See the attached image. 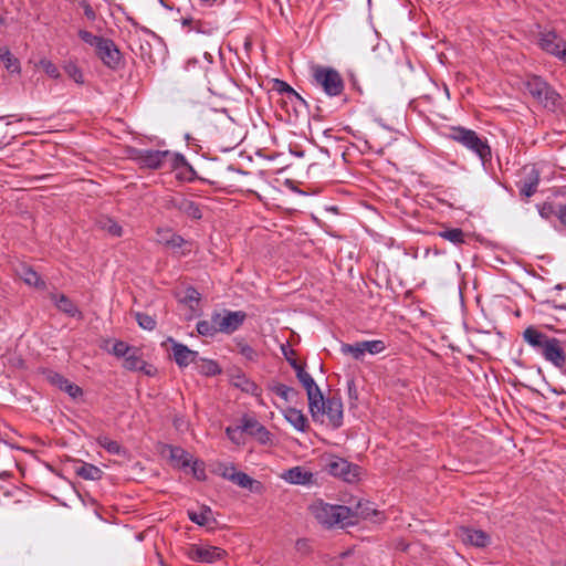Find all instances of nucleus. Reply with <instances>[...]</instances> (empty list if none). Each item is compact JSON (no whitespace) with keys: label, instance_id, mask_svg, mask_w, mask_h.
<instances>
[{"label":"nucleus","instance_id":"nucleus-36","mask_svg":"<svg viewBox=\"0 0 566 566\" xmlns=\"http://www.w3.org/2000/svg\"><path fill=\"white\" fill-rule=\"evenodd\" d=\"M229 481L244 489H251L253 483L255 482L247 473L241 471H238L235 475H229Z\"/></svg>","mask_w":566,"mask_h":566},{"label":"nucleus","instance_id":"nucleus-41","mask_svg":"<svg viewBox=\"0 0 566 566\" xmlns=\"http://www.w3.org/2000/svg\"><path fill=\"white\" fill-rule=\"evenodd\" d=\"M39 65L42 67V70L52 78H60L61 73L57 69V66L48 59H42L39 62Z\"/></svg>","mask_w":566,"mask_h":566},{"label":"nucleus","instance_id":"nucleus-53","mask_svg":"<svg viewBox=\"0 0 566 566\" xmlns=\"http://www.w3.org/2000/svg\"><path fill=\"white\" fill-rule=\"evenodd\" d=\"M283 355L285 356L286 360L291 365V361H297L293 356L295 355V352L286 346H282Z\"/></svg>","mask_w":566,"mask_h":566},{"label":"nucleus","instance_id":"nucleus-33","mask_svg":"<svg viewBox=\"0 0 566 566\" xmlns=\"http://www.w3.org/2000/svg\"><path fill=\"white\" fill-rule=\"evenodd\" d=\"M20 276L28 285L35 286L38 289H45V282L31 268H23Z\"/></svg>","mask_w":566,"mask_h":566},{"label":"nucleus","instance_id":"nucleus-39","mask_svg":"<svg viewBox=\"0 0 566 566\" xmlns=\"http://www.w3.org/2000/svg\"><path fill=\"white\" fill-rule=\"evenodd\" d=\"M134 346H129L127 343L123 340H115L113 347L108 350L111 354L118 358H124Z\"/></svg>","mask_w":566,"mask_h":566},{"label":"nucleus","instance_id":"nucleus-48","mask_svg":"<svg viewBox=\"0 0 566 566\" xmlns=\"http://www.w3.org/2000/svg\"><path fill=\"white\" fill-rule=\"evenodd\" d=\"M280 85V91L285 92L290 98L295 97L300 101H302L301 96L285 82L277 81Z\"/></svg>","mask_w":566,"mask_h":566},{"label":"nucleus","instance_id":"nucleus-52","mask_svg":"<svg viewBox=\"0 0 566 566\" xmlns=\"http://www.w3.org/2000/svg\"><path fill=\"white\" fill-rule=\"evenodd\" d=\"M557 219L566 227V205H559L557 207Z\"/></svg>","mask_w":566,"mask_h":566},{"label":"nucleus","instance_id":"nucleus-59","mask_svg":"<svg viewBox=\"0 0 566 566\" xmlns=\"http://www.w3.org/2000/svg\"><path fill=\"white\" fill-rule=\"evenodd\" d=\"M188 252H190V250H187V251H186V250H182V251H181V254H186V253H188Z\"/></svg>","mask_w":566,"mask_h":566},{"label":"nucleus","instance_id":"nucleus-30","mask_svg":"<svg viewBox=\"0 0 566 566\" xmlns=\"http://www.w3.org/2000/svg\"><path fill=\"white\" fill-rule=\"evenodd\" d=\"M0 60L3 62L4 67L11 73H20V62L7 48H0Z\"/></svg>","mask_w":566,"mask_h":566},{"label":"nucleus","instance_id":"nucleus-32","mask_svg":"<svg viewBox=\"0 0 566 566\" xmlns=\"http://www.w3.org/2000/svg\"><path fill=\"white\" fill-rule=\"evenodd\" d=\"M96 441L99 447L105 449L111 454H116V455L125 454L124 448L117 441L112 440L107 436H99V437H97Z\"/></svg>","mask_w":566,"mask_h":566},{"label":"nucleus","instance_id":"nucleus-13","mask_svg":"<svg viewBox=\"0 0 566 566\" xmlns=\"http://www.w3.org/2000/svg\"><path fill=\"white\" fill-rule=\"evenodd\" d=\"M539 46L547 53L566 63V41L555 32H544L539 38Z\"/></svg>","mask_w":566,"mask_h":566},{"label":"nucleus","instance_id":"nucleus-25","mask_svg":"<svg viewBox=\"0 0 566 566\" xmlns=\"http://www.w3.org/2000/svg\"><path fill=\"white\" fill-rule=\"evenodd\" d=\"M232 385L253 396H259L260 394L259 386L254 381L250 380L244 374L232 376Z\"/></svg>","mask_w":566,"mask_h":566},{"label":"nucleus","instance_id":"nucleus-43","mask_svg":"<svg viewBox=\"0 0 566 566\" xmlns=\"http://www.w3.org/2000/svg\"><path fill=\"white\" fill-rule=\"evenodd\" d=\"M538 213L543 219L549 220L554 216L557 217V208L551 202H545L538 207Z\"/></svg>","mask_w":566,"mask_h":566},{"label":"nucleus","instance_id":"nucleus-8","mask_svg":"<svg viewBox=\"0 0 566 566\" xmlns=\"http://www.w3.org/2000/svg\"><path fill=\"white\" fill-rule=\"evenodd\" d=\"M386 345L380 339L361 340L354 344L344 343L340 346V352L344 355H350L356 360H363L365 354L376 355L384 352Z\"/></svg>","mask_w":566,"mask_h":566},{"label":"nucleus","instance_id":"nucleus-23","mask_svg":"<svg viewBox=\"0 0 566 566\" xmlns=\"http://www.w3.org/2000/svg\"><path fill=\"white\" fill-rule=\"evenodd\" d=\"M283 478L293 484H307L312 481L313 474L301 467L287 470Z\"/></svg>","mask_w":566,"mask_h":566},{"label":"nucleus","instance_id":"nucleus-58","mask_svg":"<svg viewBox=\"0 0 566 566\" xmlns=\"http://www.w3.org/2000/svg\"><path fill=\"white\" fill-rule=\"evenodd\" d=\"M555 308H559V310H565L566 306L562 305V306H557V305H553Z\"/></svg>","mask_w":566,"mask_h":566},{"label":"nucleus","instance_id":"nucleus-45","mask_svg":"<svg viewBox=\"0 0 566 566\" xmlns=\"http://www.w3.org/2000/svg\"><path fill=\"white\" fill-rule=\"evenodd\" d=\"M181 24L184 28H188L189 31L193 30L196 32H203V23L199 20H195L193 18H184L181 20Z\"/></svg>","mask_w":566,"mask_h":566},{"label":"nucleus","instance_id":"nucleus-20","mask_svg":"<svg viewBox=\"0 0 566 566\" xmlns=\"http://www.w3.org/2000/svg\"><path fill=\"white\" fill-rule=\"evenodd\" d=\"M282 412L286 421L297 431L305 432L308 429V420L302 410L289 407Z\"/></svg>","mask_w":566,"mask_h":566},{"label":"nucleus","instance_id":"nucleus-28","mask_svg":"<svg viewBox=\"0 0 566 566\" xmlns=\"http://www.w3.org/2000/svg\"><path fill=\"white\" fill-rule=\"evenodd\" d=\"M195 365L196 369L205 376H216L221 374V368L214 360L201 358L199 356L198 363Z\"/></svg>","mask_w":566,"mask_h":566},{"label":"nucleus","instance_id":"nucleus-56","mask_svg":"<svg viewBox=\"0 0 566 566\" xmlns=\"http://www.w3.org/2000/svg\"><path fill=\"white\" fill-rule=\"evenodd\" d=\"M201 1L207 3V4H209V6H211V4H213L216 2V0H201Z\"/></svg>","mask_w":566,"mask_h":566},{"label":"nucleus","instance_id":"nucleus-40","mask_svg":"<svg viewBox=\"0 0 566 566\" xmlns=\"http://www.w3.org/2000/svg\"><path fill=\"white\" fill-rule=\"evenodd\" d=\"M138 325L147 331H153L156 327V321L148 314L137 312L135 314Z\"/></svg>","mask_w":566,"mask_h":566},{"label":"nucleus","instance_id":"nucleus-35","mask_svg":"<svg viewBox=\"0 0 566 566\" xmlns=\"http://www.w3.org/2000/svg\"><path fill=\"white\" fill-rule=\"evenodd\" d=\"M99 227L102 230L113 237H120L123 234L122 227L111 218H103L99 220Z\"/></svg>","mask_w":566,"mask_h":566},{"label":"nucleus","instance_id":"nucleus-29","mask_svg":"<svg viewBox=\"0 0 566 566\" xmlns=\"http://www.w3.org/2000/svg\"><path fill=\"white\" fill-rule=\"evenodd\" d=\"M270 390L287 402L293 401L298 396L296 389L280 382L272 384Z\"/></svg>","mask_w":566,"mask_h":566},{"label":"nucleus","instance_id":"nucleus-3","mask_svg":"<svg viewBox=\"0 0 566 566\" xmlns=\"http://www.w3.org/2000/svg\"><path fill=\"white\" fill-rule=\"evenodd\" d=\"M310 511L318 523L327 527H344L353 523L352 510L344 505H333L318 500L311 504Z\"/></svg>","mask_w":566,"mask_h":566},{"label":"nucleus","instance_id":"nucleus-11","mask_svg":"<svg viewBox=\"0 0 566 566\" xmlns=\"http://www.w3.org/2000/svg\"><path fill=\"white\" fill-rule=\"evenodd\" d=\"M245 317L247 314L242 311H224L223 314H213V322L217 324L219 332L231 334L243 324Z\"/></svg>","mask_w":566,"mask_h":566},{"label":"nucleus","instance_id":"nucleus-51","mask_svg":"<svg viewBox=\"0 0 566 566\" xmlns=\"http://www.w3.org/2000/svg\"><path fill=\"white\" fill-rule=\"evenodd\" d=\"M137 371H143L145 375L147 376H154L156 375L157 373V369L150 365V364H147L145 360H144V367L137 369Z\"/></svg>","mask_w":566,"mask_h":566},{"label":"nucleus","instance_id":"nucleus-38","mask_svg":"<svg viewBox=\"0 0 566 566\" xmlns=\"http://www.w3.org/2000/svg\"><path fill=\"white\" fill-rule=\"evenodd\" d=\"M197 331L199 334L205 336H212L214 333L219 332L217 329V324L213 322V315L211 316V321H200L197 324Z\"/></svg>","mask_w":566,"mask_h":566},{"label":"nucleus","instance_id":"nucleus-47","mask_svg":"<svg viewBox=\"0 0 566 566\" xmlns=\"http://www.w3.org/2000/svg\"><path fill=\"white\" fill-rule=\"evenodd\" d=\"M175 232L170 229H158L157 230V242L167 247L169 240L172 238Z\"/></svg>","mask_w":566,"mask_h":566},{"label":"nucleus","instance_id":"nucleus-5","mask_svg":"<svg viewBox=\"0 0 566 566\" xmlns=\"http://www.w3.org/2000/svg\"><path fill=\"white\" fill-rule=\"evenodd\" d=\"M311 71L314 85L327 96L335 97L343 93L345 84L338 71L323 65H314Z\"/></svg>","mask_w":566,"mask_h":566},{"label":"nucleus","instance_id":"nucleus-17","mask_svg":"<svg viewBox=\"0 0 566 566\" xmlns=\"http://www.w3.org/2000/svg\"><path fill=\"white\" fill-rule=\"evenodd\" d=\"M168 156H171L169 150H138L136 159L143 167L159 169L165 165Z\"/></svg>","mask_w":566,"mask_h":566},{"label":"nucleus","instance_id":"nucleus-27","mask_svg":"<svg viewBox=\"0 0 566 566\" xmlns=\"http://www.w3.org/2000/svg\"><path fill=\"white\" fill-rule=\"evenodd\" d=\"M438 235L455 245L465 243V234L460 228H446L439 231Z\"/></svg>","mask_w":566,"mask_h":566},{"label":"nucleus","instance_id":"nucleus-42","mask_svg":"<svg viewBox=\"0 0 566 566\" xmlns=\"http://www.w3.org/2000/svg\"><path fill=\"white\" fill-rule=\"evenodd\" d=\"M78 36L83 42L90 44L91 46H94L95 49L98 46L99 42L104 39L103 36L94 35L93 33H91L86 30H80Z\"/></svg>","mask_w":566,"mask_h":566},{"label":"nucleus","instance_id":"nucleus-7","mask_svg":"<svg viewBox=\"0 0 566 566\" xmlns=\"http://www.w3.org/2000/svg\"><path fill=\"white\" fill-rule=\"evenodd\" d=\"M325 469L329 474L348 483L357 481L360 474V468L357 464H353L346 459L336 455H331L326 459Z\"/></svg>","mask_w":566,"mask_h":566},{"label":"nucleus","instance_id":"nucleus-31","mask_svg":"<svg viewBox=\"0 0 566 566\" xmlns=\"http://www.w3.org/2000/svg\"><path fill=\"white\" fill-rule=\"evenodd\" d=\"M63 70L66 75L72 78L76 84L84 85L85 78L81 67L72 60L63 64Z\"/></svg>","mask_w":566,"mask_h":566},{"label":"nucleus","instance_id":"nucleus-55","mask_svg":"<svg viewBox=\"0 0 566 566\" xmlns=\"http://www.w3.org/2000/svg\"><path fill=\"white\" fill-rule=\"evenodd\" d=\"M84 13L90 20H94L96 17L95 11L92 9L91 6L85 7Z\"/></svg>","mask_w":566,"mask_h":566},{"label":"nucleus","instance_id":"nucleus-37","mask_svg":"<svg viewBox=\"0 0 566 566\" xmlns=\"http://www.w3.org/2000/svg\"><path fill=\"white\" fill-rule=\"evenodd\" d=\"M170 455L172 460H176L182 467H188L190 464V454L181 448H171Z\"/></svg>","mask_w":566,"mask_h":566},{"label":"nucleus","instance_id":"nucleus-12","mask_svg":"<svg viewBox=\"0 0 566 566\" xmlns=\"http://www.w3.org/2000/svg\"><path fill=\"white\" fill-rule=\"evenodd\" d=\"M166 208L168 210H176L192 219H201L202 217L198 205L180 193L168 197L166 199Z\"/></svg>","mask_w":566,"mask_h":566},{"label":"nucleus","instance_id":"nucleus-18","mask_svg":"<svg viewBox=\"0 0 566 566\" xmlns=\"http://www.w3.org/2000/svg\"><path fill=\"white\" fill-rule=\"evenodd\" d=\"M169 340L172 343L171 346V354L174 357V360L180 368H185L189 366L190 364H197L199 358V353L189 349L186 345L177 343L169 338Z\"/></svg>","mask_w":566,"mask_h":566},{"label":"nucleus","instance_id":"nucleus-34","mask_svg":"<svg viewBox=\"0 0 566 566\" xmlns=\"http://www.w3.org/2000/svg\"><path fill=\"white\" fill-rule=\"evenodd\" d=\"M52 381L59 384L60 388L73 398L82 395V389L77 385L70 382L60 375H54Z\"/></svg>","mask_w":566,"mask_h":566},{"label":"nucleus","instance_id":"nucleus-46","mask_svg":"<svg viewBox=\"0 0 566 566\" xmlns=\"http://www.w3.org/2000/svg\"><path fill=\"white\" fill-rule=\"evenodd\" d=\"M167 161H171V166L174 168H181V167H189V164L187 163L186 158L180 154H174L171 153V156H168Z\"/></svg>","mask_w":566,"mask_h":566},{"label":"nucleus","instance_id":"nucleus-15","mask_svg":"<svg viewBox=\"0 0 566 566\" xmlns=\"http://www.w3.org/2000/svg\"><path fill=\"white\" fill-rule=\"evenodd\" d=\"M226 552L217 546L192 545L188 551V556L195 562L214 563L223 557Z\"/></svg>","mask_w":566,"mask_h":566},{"label":"nucleus","instance_id":"nucleus-14","mask_svg":"<svg viewBox=\"0 0 566 566\" xmlns=\"http://www.w3.org/2000/svg\"><path fill=\"white\" fill-rule=\"evenodd\" d=\"M524 176L517 181V188L520 196L524 198H531L537 191V187L541 181V175L538 169L534 166H525L523 168Z\"/></svg>","mask_w":566,"mask_h":566},{"label":"nucleus","instance_id":"nucleus-22","mask_svg":"<svg viewBox=\"0 0 566 566\" xmlns=\"http://www.w3.org/2000/svg\"><path fill=\"white\" fill-rule=\"evenodd\" d=\"M75 473L84 480L97 481L101 480L104 472L96 465L78 462V464L74 468Z\"/></svg>","mask_w":566,"mask_h":566},{"label":"nucleus","instance_id":"nucleus-10","mask_svg":"<svg viewBox=\"0 0 566 566\" xmlns=\"http://www.w3.org/2000/svg\"><path fill=\"white\" fill-rule=\"evenodd\" d=\"M95 51L105 66L112 70L119 67L122 62V53L113 40L104 38Z\"/></svg>","mask_w":566,"mask_h":566},{"label":"nucleus","instance_id":"nucleus-9","mask_svg":"<svg viewBox=\"0 0 566 566\" xmlns=\"http://www.w3.org/2000/svg\"><path fill=\"white\" fill-rule=\"evenodd\" d=\"M291 367L295 370L298 381L306 390L310 411H314L313 407L317 408L315 399L321 398L322 395L319 387L317 386L313 377L308 373H306L302 365H300L297 361H291Z\"/></svg>","mask_w":566,"mask_h":566},{"label":"nucleus","instance_id":"nucleus-54","mask_svg":"<svg viewBox=\"0 0 566 566\" xmlns=\"http://www.w3.org/2000/svg\"><path fill=\"white\" fill-rule=\"evenodd\" d=\"M241 431L240 430V426L237 427V428H231V427H228L226 432H227V436L229 437V439L234 442V443H239V441L237 440V437L235 434Z\"/></svg>","mask_w":566,"mask_h":566},{"label":"nucleus","instance_id":"nucleus-19","mask_svg":"<svg viewBox=\"0 0 566 566\" xmlns=\"http://www.w3.org/2000/svg\"><path fill=\"white\" fill-rule=\"evenodd\" d=\"M460 536L464 543L476 547H485L490 543V536L481 530L463 527L460 531Z\"/></svg>","mask_w":566,"mask_h":566},{"label":"nucleus","instance_id":"nucleus-24","mask_svg":"<svg viewBox=\"0 0 566 566\" xmlns=\"http://www.w3.org/2000/svg\"><path fill=\"white\" fill-rule=\"evenodd\" d=\"M188 517L191 522L200 526H208L216 522L209 506H202L199 512L188 511Z\"/></svg>","mask_w":566,"mask_h":566},{"label":"nucleus","instance_id":"nucleus-21","mask_svg":"<svg viewBox=\"0 0 566 566\" xmlns=\"http://www.w3.org/2000/svg\"><path fill=\"white\" fill-rule=\"evenodd\" d=\"M51 300L54 302L59 311L71 317H82V313L77 306L64 294H52Z\"/></svg>","mask_w":566,"mask_h":566},{"label":"nucleus","instance_id":"nucleus-6","mask_svg":"<svg viewBox=\"0 0 566 566\" xmlns=\"http://www.w3.org/2000/svg\"><path fill=\"white\" fill-rule=\"evenodd\" d=\"M525 87L545 108L555 111L558 106L559 94L541 76H530L525 83Z\"/></svg>","mask_w":566,"mask_h":566},{"label":"nucleus","instance_id":"nucleus-1","mask_svg":"<svg viewBox=\"0 0 566 566\" xmlns=\"http://www.w3.org/2000/svg\"><path fill=\"white\" fill-rule=\"evenodd\" d=\"M523 338L555 367L562 368L565 365L566 355L559 339L549 337L533 326L527 327L523 332Z\"/></svg>","mask_w":566,"mask_h":566},{"label":"nucleus","instance_id":"nucleus-2","mask_svg":"<svg viewBox=\"0 0 566 566\" xmlns=\"http://www.w3.org/2000/svg\"><path fill=\"white\" fill-rule=\"evenodd\" d=\"M450 140H453L471 153L475 154L483 165L491 161L492 153L488 139L480 137L476 132L462 126H452L449 128L447 135Z\"/></svg>","mask_w":566,"mask_h":566},{"label":"nucleus","instance_id":"nucleus-16","mask_svg":"<svg viewBox=\"0 0 566 566\" xmlns=\"http://www.w3.org/2000/svg\"><path fill=\"white\" fill-rule=\"evenodd\" d=\"M240 430L241 432H247L254 437L262 444H266L272 440V434L270 431L255 418L247 415L241 419Z\"/></svg>","mask_w":566,"mask_h":566},{"label":"nucleus","instance_id":"nucleus-4","mask_svg":"<svg viewBox=\"0 0 566 566\" xmlns=\"http://www.w3.org/2000/svg\"><path fill=\"white\" fill-rule=\"evenodd\" d=\"M315 400L317 408L313 407L314 411H310L313 421L327 423L334 429L339 428L343 424V402L340 397L331 396L324 398L322 394L321 398Z\"/></svg>","mask_w":566,"mask_h":566},{"label":"nucleus","instance_id":"nucleus-50","mask_svg":"<svg viewBox=\"0 0 566 566\" xmlns=\"http://www.w3.org/2000/svg\"><path fill=\"white\" fill-rule=\"evenodd\" d=\"M220 470H221V473H220V474H221V476H222V478H224V479H227V480H229V475H231V474L235 475V474H237V472H238V471L235 470L234 465H232V464H231V465H226V464H224V465H222V467L220 468Z\"/></svg>","mask_w":566,"mask_h":566},{"label":"nucleus","instance_id":"nucleus-49","mask_svg":"<svg viewBox=\"0 0 566 566\" xmlns=\"http://www.w3.org/2000/svg\"><path fill=\"white\" fill-rule=\"evenodd\" d=\"M240 353L249 360H254L258 356L256 352L249 345L241 346Z\"/></svg>","mask_w":566,"mask_h":566},{"label":"nucleus","instance_id":"nucleus-57","mask_svg":"<svg viewBox=\"0 0 566 566\" xmlns=\"http://www.w3.org/2000/svg\"><path fill=\"white\" fill-rule=\"evenodd\" d=\"M6 23V18L0 14V25H3Z\"/></svg>","mask_w":566,"mask_h":566},{"label":"nucleus","instance_id":"nucleus-44","mask_svg":"<svg viewBox=\"0 0 566 566\" xmlns=\"http://www.w3.org/2000/svg\"><path fill=\"white\" fill-rule=\"evenodd\" d=\"M187 244L188 242L181 235L175 233L166 248L172 250L174 252H178L179 250H182Z\"/></svg>","mask_w":566,"mask_h":566},{"label":"nucleus","instance_id":"nucleus-26","mask_svg":"<svg viewBox=\"0 0 566 566\" xmlns=\"http://www.w3.org/2000/svg\"><path fill=\"white\" fill-rule=\"evenodd\" d=\"M123 367L130 371H137V369L144 367V359L138 347H133L129 354L124 357Z\"/></svg>","mask_w":566,"mask_h":566}]
</instances>
